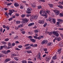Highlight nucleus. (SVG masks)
<instances>
[{"instance_id":"1","label":"nucleus","mask_w":63,"mask_h":63,"mask_svg":"<svg viewBox=\"0 0 63 63\" xmlns=\"http://www.w3.org/2000/svg\"><path fill=\"white\" fill-rule=\"evenodd\" d=\"M23 20V23H25V24L27 23L28 21V20L26 18H24L22 19Z\"/></svg>"},{"instance_id":"2","label":"nucleus","mask_w":63,"mask_h":63,"mask_svg":"<svg viewBox=\"0 0 63 63\" xmlns=\"http://www.w3.org/2000/svg\"><path fill=\"white\" fill-rule=\"evenodd\" d=\"M48 43V41L47 40H44L43 41H42L41 42V44L42 45H43L45 43H46V44H47Z\"/></svg>"},{"instance_id":"3","label":"nucleus","mask_w":63,"mask_h":63,"mask_svg":"<svg viewBox=\"0 0 63 63\" xmlns=\"http://www.w3.org/2000/svg\"><path fill=\"white\" fill-rule=\"evenodd\" d=\"M39 54H38V55L37 56V59H39L40 60H42V58H41V54H40V53H38Z\"/></svg>"},{"instance_id":"4","label":"nucleus","mask_w":63,"mask_h":63,"mask_svg":"<svg viewBox=\"0 0 63 63\" xmlns=\"http://www.w3.org/2000/svg\"><path fill=\"white\" fill-rule=\"evenodd\" d=\"M46 34H48V35H51V34H52V32H48L46 31Z\"/></svg>"},{"instance_id":"5","label":"nucleus","mask_w":63,"mask_h":63,"mask_svg":"<svg viewBox=\"0 0 63 63\" xmlns=\"http://www.w3.org/2000/svg\"><path fill=\"white\" fill-rule=\"evenodd\" d=\"M38 23L40 24H44V21L43 20H39Z\"/></svg>"},{"instance_id":"6","label":"nucleus","mask_w":63,"mask_h":63,"mask_svg":"<svg viewBox=\"0 0 63 63\" xmlns=\"http://www.w3.org/2000/svg\"><path fill=\"white\" fill-rule=\"evenodd\" d=\"M41 16H45V18H47V15L46 13L45 14H42Z\"/></svg>"},{"instance_id":"7","label":"nucleus","mask_w":63,"mask_h":63,"mask_svg":"<svg viewBox=\"0 0 63 63\" xmlns=\"http://www.w3.org/2000/svg\"><path fill=\"white\" fill-rule=\"evenodd\" d=\"M9 12L8 13V15H11L13 13V12L12 10H9Z\"/></svg>"},{"instance_id":"8","label":"nucleus","mask_w":63,"mask_h":63,"mask_svg":"<svg viewBox=\"0 0 63 63\" xmlns=\"http://www.w3.org/2000/svg\"><path fill=\"white\" fill-rule=\"evenodd\" d=\"M53 19V18L51 17H49L48 19H47V20H49V21H51Z\"/></svg>"},{"instance_id":"9","label":"nucleus","mask_w":63,"mask_h":63,"mask_svg":"<svg viewBox=\"0 0 63 63\" xmlns=\"http://www.w3.org/2000/svg\"><path fill=\"white\" fill-rule=\"evenodd\" d=\"M48 5L49 6L50 8H53V4H51L48 3Z\"/></svg>"},{"instance_id":"10","label":"nucleus","mask_w":63,"mask_h":63,"mask_svg":"<svg viewBox=\"0 0 63 63\" xmlns=\"http://www.w3.org/2000/svg\"><path fill=\"white\" fill-rule=\"evenodd\" d=\"M45 59L46 61H48L49 60L50 58L49 56H48L47 57H45Z\"/></svg>"},{"instance_id":"11","label":"nucleus","mask_w":63,"mask_h":63,"mask_svg":"<svg viewBox=\"0 0 63 63\" xmlns=\"http://www.w3.org/2000/svg\"><path fill=\"white\" fill-rule=\"evenodd\" d=\"M11 60L10 59H6L5 60V63H7L8 61H10Z\"/></svg>"},{"instance_id":"12","label":"nucleus","mask_w":63,"mask_h":63,"mask_svg":"<svg viewBox=\"0 0 63 63\" xmlns=\"http://www.w3.org/2000/svg\"><path fill=\"white\" fill-rule=\"evenodd\" d=\"M1 53H2V54H7L6 51L5 50H3L2 51Z\"/></svg>"},{"instance_id":"13","label":"nucleus","mask_w":63,"mask_h":63,"mask_svg":"<svg viewBox=\"0 0 63 63\" xmlns=\"http://www.w3.org/2000/svg\"><path fill=\"white\" fill-rule=\"evenodd\" d=\"M14 5L15 7H18L19 6V4L17 3H14Z\"/></svg>"},{"instance_id":"14","label":"nucleus","mask_w":63,"mask_h":63,"mask_svg":"<svg viewBox=\"0 0 63 63\" xmlns=\"http://www.w3.org/2000/svg\"><path fill=\"white\" fill-rule=\"evenodd\" d=\"M27 10L28 11H32V9L30 7H28L27 8Z\"/></svg>"},{"instance_id":"15","label":"nucleus","mask_w":63,"mask_h":63,"mask_svg":"<svg viewBox=\"0 0 63 63\" xmlns=\"http://www.w3.org/2000/svg\"><path fill=\"white\" fill-rule=\"evenodd\" d=\"M41 11L42 12V13H43V14H45L46 13V10L44 9H42L41 10Z\"/></svg>"},{"instance_id":"16","label":"nucleus","mask_w":63,"mask_h":63,"mask_svg":"<svg viewBox=\"0 0 63 63\" xmlns=\"http://www.w3.org/2000/svg\"><path fill=\"white\" fill-rule=\"evenodd\" d=\"M61 49H62V48L59 49H58V53L60 54V53H61Z\"/></svg>"},{"instance_id":"17","label":"nucleus","mask_w":63,"mask_h":63,"mask_svg":"<svg viewBox=\"0 0 63 63\" xmlns=\"http://www.w3.org/2000/svg\"><path fill=\"white\" fill-rule=\"evenodd\" d=\"M30 40L32 42H36V40L33 39H30Z\"/></svg>"},{"instance_id":"18","label":"nucleus","mask_w":63,"mask_h":63,"mask_svg":"<svg viewBox=\"0 0 63 63\" xmlns=\"http://www.w3.org/2000/svg\"><path fill=\"white\" fill-rule=\"evenodd\" d=\"M52 43L51 42L47 44L48 46H52Z\"/></svg>"},{"instance_id":"19","label":"nucleus","mask_w":63,"mask_h":63,"mask_svg":"<svg viewBox=\"0 0 63 63\" xmlns=\"http://www.w3.org/2000/svg\"><path fill=\"white\" fill-rule=\"evenodd\" d=\"M57 20H58V21H60V22H63V20L60 19H57Z\"/></svg>"},{"instance_id":"20","label":"nucleus","mask_w":63,"mask_h":63,"mask_svg":"<svg viewBox=\"0 0 63 63\" xmlns=\"http://www.w3.org/2000/svg\"><path fill=\"white\" fill-rule=\"evenodd\" d=\"M34 23H31L28 25V26H32V25H34Z\"/></svg>"},{"instance_id":"21","label":"nucleus","mask_w":63,"mask_h":63,"mask_svg":"<svg viewBox=\"0 0 63 63\" xmlns=\"http://www.w3.org/2000/svg\"><path fill=\"white\" fill-rule=\"evenodd\" d=\"M34 32L35 33H38V30L36 29L34 30Z\"/></svg>"},{"instance_id":"22","label":"nucleus","mask_w":63,"mask_h":63,"mask_svg":"<svg viewBox=\"0 0 63 63\" xmlns=\"http://www.w3.org/2000/svg\"><path fill=\"white\" fill-rule=\"evenodd\" d=\"M20 21H17L16 22V24H19L20 23Z\"/></svg>"},{"instance_id":"23","label":"nucleus","mask_w":63,"mask_h":63,"mask_svg":"<svg viewBox=\"0 0 63 63\" xmlns=\"http://www.w3.org/2000/svg\"><path fill=\"white\" fill-rule=\"evenodd\" d=\"M61 38L60 37L57 38V40L58 41H61Z\"/></svg>"},{"instance_id":"24","label":"nucleus","mask_w":63,"mask_h":63,"mask_svg":"<svg viewBox=\"0 0 63 63\" xmlns=\"http://www.w3.org/2000/svg\"><path fill=\"white\" fill-rule=\"evenodd\" d=\"M59 13H60V11H59L56 13V15H58L59 14Z\"/></svg>"},{"instance_id":"25","label":"nucleus","mask_w":63,"mask_h":63,"mask_svg":"<svg viewBox=\"0 0 63 63\" xmlns=\"http://www.w3.org/2000/svg\"><path fill=\"white\" fill-rule=\"evenodd\" d=\"M12 46H8L6 48H7V49H9V48H12Z\"/></svg>"},{"instance_id":"26","label":"nucleus","mask_w":63,"mask_h":63,"mask_svg":"<svg viewBox=\"0 0 63 63\" xmlns=\"http://www.w3.org/2000/svg\"><path fill=\"white\" fill-rule=\"evenodd\" d=\"M56 56H53L52 57V59H53V60H55V59H56Z\"/></svg>"},{"instance_id":"27","label":"nucleus","mask_w":63,"mask_h":63,"mask_svg":"<svg viewBox=\"0 0 63 63\" xmlns=\"http://www.w3.org/2000/svg\"><path fill=\"white\" fill-rule=\"evenodd\" d=\"M32 7L33 8H35L36 7V5L35 4H34V3H33V4H32Z\"/></svg>"},{"instance_id":"28","label":"nucleus","mask_w":63,"mask_h":63,"mask_svg":"<svg viewBox=\"0 0 63 63\" xmlns=\"http://www.w3.org/2000/svg\"><path fill=\"white\" fill-rule=\"evenodd\" d=\"M23 27V26L22 25V24L18 26V27L19 28H21V27Z\"/></svg>"},{"instance_id":"29","label":"nucleus","mask_w":63,"mask_h":63,"mask_svg":"<svg viewBox=\"0 0 63 63\" xmlns=\"http://www.w3.org/2000/svg\"><path fill=\"white\" fill-rule=\"evenodd\" d=\"M27 52L28 53H32V51L30 50L27 51Z\"/></svg>"},{"instance_id":"30","label":"nucleus","mask_w":63,"mask_h":63,"mask_svg":"<svg viewBox=\"0 0 63 63\" xmlns=\"http://www.w3.org/2000/svg\"><path fill=\"white\" fill-rule=\"evenodd\" d=\"M1 43L3 44L4 45H6V44H7V43L6 42H5L4 41H2L1 42Z\"/></svg>"},{"instance_id":"31","label":"nucleus","mask_w":63,"mask_h":63,"mask_svg":"<svg viewBox=\"0 0 63 63\" xmlns=\"http://www.w3.org/2000/svg\"><path fill=\"white\" fill-rule=\"evenodd\" d=\"M27 61L26 60H23L22 61V63H27Z\"/></svg>"},{"instance_id":"32","label":"nucleus","mask_w":63,"mask_h":63,"mask_svg":"<svg viewBox=\"0 0 63 63\" xmlns=\"http://www.w3.org/2000/svg\"><path fill=\"white\" fill-rule=\"evenodd\" d=\"M6 54H7L8 53H10V52H11V51L10 50H8L6 51Z\"/></svg>"},{"instance_id":"33","label":"nucleus","mask_w":63,"mask_h":63,"mask_svg":"<svg viewBox=\"0 0 63 63\" xmlns=\"http://www.w3.org/2000/svg\"><path fill=\"white\" fill-rule=\"evenodd\" d=\"M31 48V47L30 46H28V47H27L26 49H30Z\"/></svg>"},{"instance_id":"34","label":"nucleus","mask_w":63,"mask_h":63,"mask_svg":"<svg viewBox=\"0 0 63 63\" xmlns=\"http://www.w3.org/2000/svg\"><path fill=\"white\" fill-rule=\"evenodd\" d=\"M52 20L53 22V23H55L56 22V21H55V19H52Z\"/></svg>"},{"instance_id":"35","label":"nucleus","mask_w":63,"mask_h":63,"mask_svg":"<svg viewBox=\"0 0 63 63\" xmlns=\"http://www.w3.org/2000/svg\"><path fill=\"white\" fill-rule=\"evenodd\" d=\"M37 8L38 9H40L42 8V6H39L37 7Z\"/></svg>"},{"instance_id":"36","label":"nucleus","mask_w":63,"mask_h":63,"mask_svg":"<svg viewBox=\"0 0 63 63\" xmlns=\"http://www.w3.org/2000/svg\"><path fill=\"white\" fill-rule=\"evenodd\" d=\"M58 10H54L53 11L54 12V13H57V12H58Z\"/></svg>"},{"instance_id":"37","label":"nucleus","mask_w":63,"mask_h":63,"mask_svg":"<svg viewBox=\"0 0 63 63\" xmlns=\"http://www.w3.org/2000/svg\"><path fill=\"white\" fill-rule=\"evenodd\" d=\"M4 55L3 54H2L1 53H0V58H1L2 57H3Z\"/></svg>"},{"instance_id":"38","label":"nucleus","mask_w":63,"mask_h":63,"mask_svg":"<svg viewBox=\"0 0 63 63\" xmlns=\"http://www.w3.org/2000/svg\"><path fill=\"white\" fill-rule=\"evenodd\" d=\"M31 18L32 19H34V18H35L34 16H32L31 17Z\"/></svg>"},{"instance_id":"39","label":"nucleus","mask_w":63,"mask_h":63,"mask_svg":"<svg viewBox=\"0 0 63 63\" xmlns=\"http://www.w3.org/2000/svg\"><path fill=\"white\" fill-rule=\"evenodd\" d=\"M18 58L16 57H15L14 58V59L15 60L17 61H18Z\"/></svg>"},{"instance_id":"40","label":"nucleus","mask_w":63,"mask_h":63,"mask_svg":"<svg viewBox=\"0 0 63 63\" xmlns=\"http://www.w3.org/2000/svg\"><path fill=\"white\" fill-rule=\"evenodd\" d=\"M25 14H23L21 16L22 17H24L25 16Z\"/></svg>"},{"instance_id":"41","label":"nucleus","mask_w":63,"mask_h":63,"mask_svg":"<svg viewBox=\"0 0 63 63\" xmlns=\"http://www.w3.org/2000/svg\"><path fill=\"white\" fill-rule=\"evenodd\" d=\"M56 36H57V37H58L59 36V34L57 32L56 33V34L55 35Z\"/></svg>"},{"instance_id":"42","label":"nucleus","mask_w":63,"mask_h":63,"mask_svg":"<svg viewBox=\"0 0 63 63\" xmlns=\"http://www.w3.org/2000/svg\"><path fill=\"white\" fill-rule=\"evenodd\" d=\"M57 33V32L55 31L53 32V35H55Z\"/></svg>"},{"instance_id":"43","label":"nucleus","mask_w":63,"mask_h":63,"mask_svg":"<svg viewBox=\"0 0 63 63\" xmlns=\"http://www.w3.org/2000/svg\"><path fill=\"white\" fill-rule=\"evenodd\" d=\"M50 12V11L49 10H48L47 11V13L48 14H49V15L50 14L49 13Z\"/></svg>"},{"instance_id":"44","label":"nucleus","mask_w":63,"mask_h":63,"mask_svg":"<svg viewBox=\"0 0 63 63\" xmlns=\"http://www.w3.org/2000/svg\"><path fill=\"white\" fill-rule=\"evenodd\" d=\"M60 16H61V17H62V16H63V13H60Z\"/></svg>"},{"instance_id":"45","label":"nucleus","mask_w":63,"mask_h":63,"mask_svg":"<svg viewBox=\"0 0 63 63\" xmlns=\"http://www.w3.org/2000/svg\"><path fill=\"white\" fill-rule=\"evenodd\" d=\"M41 39V37H37V38L36 39H38V40H40Z\"/></svg>"},{"instance_id":"46","label":"nucleus","mask_w":63,"mask_h":63,"mask_svg":"<svg viewBox=\"0 0 63 63\" xmlns=\"http://www.w3.org/2000/svg\"><path fill=\"white\" fill-rule=\"evenodd\" d=\"M29 45H30L29 44H26L25 45V47H27V46H29Z\"/></svg>"},{"instance_id":"47","label":"nucleus","mask_w":63,"mask_h":63,"mask_svg":"<svg viewBox=\"0 0 63 63\" xmlns=\"http://www.w3.org/2000/svg\"><path fill=\"white\" fill-rule=\"evenodd\" d=\"M18 38V36H16L14 38V39H17Z\"/></svg>"},{"instance_id":"48","label":"nucleus","mask_w":63,"mask_h":63,"mask_svg":"<svg viewBox=\"0 0 63 63\" xmlns=\"http://www.w3.org/2000/svg\"><path fill=\"white\" fill-rule=\"evenodd\" d=\"M59 8H60V9H62L63 8V6L61 5L59 6Z\"/></svg>"},{"instance_id":"49","label":"nucleus","mask_w":63,"mask_h":63,"mask_svg":"<svg viewBox=\"0 0 63 63\" xmlns=\"http://www.w3.org/2000/svg\"><path fill=\"white\" fill-rule=\"evenodd\" d=\"M47 23H45V24L43 26L44 27H45L46 26H47Z\"/></svg>"},{"instance_id":"50","label":"nucleus","mask_w":63,"mask_h":63,"mask_svg":"<svg viewBox=\"0 0 63 63\" xmlns=\"http://www.w3.org/2000/svg\"><path fill=\"white\" fill-rule=\"evenodd\" d=\"M22 47V46L21 45H20L18 46V47H19V48H21Z\"/></svg>"},{"instance_id":"51","label":"nucleus","mask_w":63,"mask_h":63,"mask_svg":"<svg viewBox=\"0 0 63 63\" xmlns=\"http://www.w3.org/2000/svg\"><path fill=\"white\" fill-rule=\"evenodd\" d=\"M12 3H9L6 4V5H8V6H9V5H12Z\"/></svg>"},{"instance_id":"52","label":"nucleus","mask_w":63,"mask_h":63,"mask_svg":"<svg viewBox=\"0 0 63 63\" xmlns=\"http://www.w3.org/2000/svg\"><path fill=\"white\" fill-rule=\"evenodd\" d=\"M28 38H29L30 39H31L32 38V37L31 36H29L28 37Z\"/></svg>"},{"instance_id":"53","label":"nucleus","mask_w":63,"mask_h":63,"mask_svg":"<svg viewBox=\"0 0 63 63\" xmlns=\"http://www.w3.org/2000/svg\"><path fill=\"white\" fill-rule=\"evenodd\" d=\"M55 40H57V37H56L53 40L54 42L55 41Z\"/></svg>"},{"instance_id":"54","label":"nucleus","mask_w":63,"mask_h":63,"mask_svg":"<svg viewBox=\"0 0 63 63\" xmlns=\"http://www.w3.org/2000/svg\"><path fill=\"white\" fill-rule=\"evenodd\" d=\"M23 6L22 5H20V9H23Z\"/></svg>"},{"instance_id":"55","label":"nucleus","mask_w":63,"mask_h":63,"mask_svg":"<svg viewBox=\"0 0 63 63\" xmlns=\"http://www.w3.org/2000/svg\"><path fill=\"white\" fill-rule=\"evenodd\" d=\"M4 47L3 46H1L0 47V49H3V48Z\"/></svg>"},{"instance_id":"56","label":"nucleus","mask_w":63,"mask_h":63,"mask_svg":"<svg viewBox=\"0 0 63 63\" xmlns=\"http://www.w3.org/2000/svg\"><path fill=\"white\" fill-rule=\"evenodd\" d=\"M13 19V18H12L11 17L8 20H9V21H11V20H12Z\"/></svg>"},{"instance_id":"57","label":"nucleus","mask_w":63,"mask_h":63,"mask_svg":"<svg viewBox=\"0 0 63 63\" xmlns=\"http://www.w3.org/2000/svg\"><path fill=\"white\" fill-rule=\"evenodd\" d=\"M3 27L4 28H7V27L5 25H3Z\"/></svg>"},{"instance_id":"58","label":"nucleus","mask_w":63,"mask_h":63,"mask_svg":"<svg viewBox=\"0 0 63 63\" xmlns=\"http://www.w3.org/2000/svg\"><path fill=\"white\" fill-rule=\"evenodd\" d=\"M15 49L16 50H21V49H18V48H16Z\"/></svg>"},{"instance_id":"59","label":"nucleus","mask_w":63,"mask_h":63,"mask_svg":"<svg viewBox=\"0 0 63 63\" xmlns=\"http://www.w3.org/2000/svg\"><path fill=\"white\" fill-rule=\"evenodd\" d=\"M32 13V11H27V13L28 14H31Z\"/></svg>"},{"instance_id":"60","label":"nucleus","mask_w":63,"mask_h":63,"mask_svg":"<svg viewBox=\"0 0 63 63\" xmlns=\"http://www.w3.org/2000/svg\"><path fill=\"white\" fill-rule=\"evenodd\" d=\"M44 51H47V48H44Z\"/></svg>"},{"instance_id":"61","label":"nucleus","mask_w":63,"mask_h":63,"mask_svg":"<svg viewBox=\"0 0 63 63\" xmlns=\"http://www.w3.org/2000/svg\"><path fill=\"white\" fill-rule=\"evenodd\" d=\"M63 46V44H60V47H62Z\"/></svg>"},{"instance_id":"62","label":"nucleus","mask_w":63,"mask_h":63,"mask_svg":"<svg viewBox=\"0 0 63 63\" xmlns=\"http://www.w3.org/2000/svg\"><path fill=\"white\" fill-rule=\"evenodd\" d=\"M12 46H14L15 45V43H12L11 44Z\"/></svg>"},{"instance_id":"63","label":"nucleus","mask_w":63,"mask_h":63,"mask_svg":"<svg viewBox=\"0 0 63 63\" xmlns=\"http://www.w3.org/2000/svg\"><path fill=\"white\" fill-rule=\"evenodd\" d=\"M9 40V38H8L6 39H5V41H8Z\"/></svg>"},{"instance_id":"64","label":"nucleus","mask_w":63,"mask_h":63,"mask_svg":"<svg viewBox=\"0 0 63 63\" xmlns=\"http://www.w3.org/2000/svg\"><path fill=\"white\" fill-rule=\"evenodd\" d=\"M28 63H34L33 62H32L31 61H28Z\"/></svg>"}]
</instances>
